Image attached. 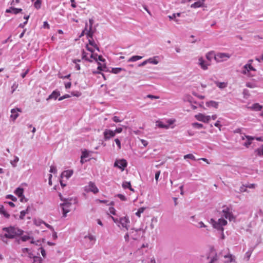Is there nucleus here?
<instances>
[{
	"mask_svg": "<svg viewBox=\"0 0 263 263\" xmlns=\"http://www.w3.org/2000/svg\"><path fill=\"white\" fill-rule=\"evenodd\" d=\"M221 217L228 219L230 221H232L235 219V217L232 214V208L227 206H224L223 207V209L221 212ZM211 223L214 228L223 232V226H224L227 224V221L223 218H221L219 219L217 221L212 219Z\"/></svg>",
	"mask_w": 263,
	"mask_h": 263,
	"instance_id": "1",
	"label": "nucleus"
},
{
	"mask_svg": "<svg viewBox=\"0 0 263 263\" xmlns=\"http://www.w3.org/2000/svg\"><path fill=\"white\" fill-rule=\"evenodd\" d=\"M217 257L216 255L211 259L209 263H236L235 256L230 253L227 254H221L219 256V260L217 261Z\"/></svg>",
	"mask_w": 263,
	"mask_h": 263,
	"instance_id": "2",
	"label": "nucleus"
},
{
	"mask_svg": "<svg viewBox=\"0 0 263 263\" xmlns=\"http://www.w3.org/2000/svg\"><path fill=\"white\" fill-rule=\"evenodd\" d=\"M3 231L6 232L5 237H8L9 239H13L15 236H21L24 232L21 229L14 227L4 228Z\"/></svg>",
	"mask_w": 263,
	"mask_h": 263,
	"instance_id": "3",
	"label": "nucleus"
},
{
	"mask_svg": "<svg viewBox=\"0 0 263 263\" xmlns=\"http://www.w3.org/2000/svg\"><path fill=\"white\" fill-rule=\"evenodd\" d=\"M252 60H249L248 63L242 67L241 73L248 77H252L254 76L253 73L256 71V69L252 65Z\"/></svg>",
	"mask_w": 263,
	"mask_h": 263,
	"instance_id": "4",
	"label": "nucleus"
},
{
	"mask_svg": "<svg viewBox=\"0 0 263 263\" xmlns=\"http://www.w3.org/2000/svg\"><path fill=\"white\" fill-rule=\"evenodd\" d=\"M241 139L242 140H246L242 144L243 146L248 148L251 144L252 141L254 139L259 141H263V136L254 137L250 136L244 135L241 136Z\"/></svg>",
	"mask_w": 263,
	"mask_h": 263,
	"instance_id": "5",
	"label": "nucleus"
},
{
	"mask_svg": "<svg viewBox=\"0 0 263 263\" xmlns=\"http://www.w3.org/2000/svg\"><path fill=\"white\" fill-rule=\"evenodd\" d=\"M127 166V162L124 159H116L114 166L120 169L122 172L123 171Z\"/></svg>",
	"mask_w": 263,
	"mask_h": 263,
	"instance_id": "6",
	"label": "nucleus"
},
{
	"mask_svg": "<svg viewBox=\"0 0 263 263\" xmlns=\"http://www.w3.org/2000/svg\"><path fill=\"white\" fill-rule=\"evenodd\" d=\"M71 205V203L68 199L64 200V202L61 204V206L62 207L63 210V214L64 217H66L67 213L70 211Z\"/></svg>",
	"mask_w": 263,
	"mask_h": 263,
	"instance_id": "7",
	"label": "nucleus"
},
{
	"mask_svg": "<svg viewBox=\"0 0 263 263\" xmlns=\"http://www.w3.org/2000/svg\"><path fill=\"white\" fill-rule=\"evenodd\" d=\"M96 240V237L90 234L84 237V241L85 243H87L86 247L88 248L92 247L95 243Z\"/></svg>",
	"mask_w": 263,
	"mask_h": 263,
	"instance_id": "8",
	"label": "nucleus"
},
{
	"mask_svg": "<svg viewBox=\"0 0 263 263\" xmlns=\"http://www.w3.org/2000/svg\"><path fill=\"white\" fill-rule=\"evenodd\" d=\"M231 57V55L226 53H218L214 56L215 60L217 62H221L227 61Z\"/></svg>",
	"mask_w": 263,
	"mask_h": 263,
	"instance_id": "9",
	"label": "nucleus"
},
{
	"mask_svg": "<svg viewBox=\"0 0 263 263\" xmlns=\"http://www.w3.org/2000/svg\"><path fill=\"white\" fill-rule=\"evenodd\" d=\"M84 191L86 193L92 192L93 194H97L99 192L98 187L93 182L91 181L84 187Z\"/></svg>",
	"mask_w": 263,
	"mask_h": 263,
	"instance_id": "10",
	"label": "nucleus"
},
{
	"mask_svg": "<svg viewBox=\"0 0 263 263\" xmlns=\"http://www.w3.org/2000/svg\"><path fill=\"white\" fill-rule=\"evenodd\" d=\"M195 118L199 121L208 123L211 120V116L199 113L195 116Z\"/></svg>",
	"mask_w": 263,
	"mask_h": 263,
	"instance_id": "11",
	"label": "nucleus"
},
{
	"mask_svg": "<svg viewBox=\"0 0 263 263\" xmlns=\"http://www.w3.org/2000/svg\"><path fill=\"white\" fill-rule=\"evenodd\" d=\"M129 222L128 218L126 216L119 218V224L121 225L123 228H125L126 230L128 229Z\"/></svg>",
	"mask_w": 263,
	"mask_h": 263,
	"instance_id": "12",
	"label": "nucleus"
},
{
	"mask_svg": "<svg viewBox=\"0 0 263 263\" xmlns=\"http://www.w3.org/2000/svg\"><path fill=\"white\" fill-rule=\"evenodd\" d=\"M198 64L204 70H207L208 66L210 65V63L204 60L202 57L199 58Z\"/></svg>",
	"mask_w": 263,
	"mask_h": 263,
	"instance_id": "13",
	"label": "nucleus"
},
{
	"mask_svg": "<svg viewBox=\"0 0 263 263\" xmlns=\"http://www.w3.org/2000/svg\"><path fill=\"white\" fill-rule=\"evenodd\" d=\"M105 140H108L111 138L115 137V132L110 129H105L103 133Z\"/></svg>",
	"mask_w": 263,
	"mask_h": 263,
	"instance_id": "14",
	"label": "nucleus"
},
{
	"mask_svg": "<svg viewBox=\"0 0 263 263\" xmlns=\"http://www.w3.org/2000/svg\"><path fill=\"white\" fill-rule=\"evenodd\" d=\"M14 193L17 196H18V197L20 198L21 201L22 202H23L24 200L26 201V199H25V197L23 195L24 189L23 188L17 187L15 190Z\"/></svg>",
	"mask_w": 263,
	"mask_h": 263,
	"instance_id": "15",
	"label": "nucleus"
},
{
	"mask_svg": "<svg viewBox=\"0 0 263 263\" xmlns=\"http://www.w3.org/2000/svg\"><path fill=\"white\" fill-rule=\"evenodd\" d=\"M21 110L19 108H13L11 110V115L10 116V118L13 121H14L18 117V112H21Z\"/></svg>",
	"mask_w": 263,
	"mask_h": 263,
	"instance_id": "16",
	"label": "nucleus"
},
{
	"mask_svg": "<svg viewBox=\"0 0 263 263\" xmlns=\"http://www.w3.org/2000/svg\"><path fill=\"white\" fill-rule=\"evenodd\" d=\"M93 20L92 18H90L89 20V29L87 33V36L89 38H92L93 34V31L92 30V25L93 24Z\"/></svg>",
	"mask_w": 263,
	"mask_h": 263,
	"instance_id": "17",
	"label": "nucleus"
},
{
	"mask_svg": "<svg viewBox=\"0 0 263 263\" xmlns=\"http://www.w3.org/2000/svg\"><path fill=\"white\" fill-rule=\"evenodd\" d=\"M22 9L21 8H16L14 7H10L6 10V13H11L14 14H17L22 12Z\"/></svg>",
	"mask_w": 263,
	"mask_h": 263,
	"instance_id": "18",
	"label": "nucleus"
},
{
	"mask_svg": "<svg viewBox=\"0 0 263 263\" xmlns=\"http://www.w3.org/2000/svg\"><path fill=\"white\" fill-rule=\"evenodd\" d=\"M148 63L154 65H157L159 63L160 61V57L158 55L154 56L153 58H150L147 59Z\"/></svg>",
	"mask_w": 263,
	"mask_h": 263,
	"instance_id": "19",
	"label": "nucleus"
},
{
	"mask_svg": "<svg viewBox=\"0 0 263 263\" xmlns=\"http://www.w3.org/2000/svg\"><path fill=\"white\" fill-rule=\"evenodd\" d=\"M30 239H31V240L30 241L31 243H32V244L35 243V241L33 240V239L31 238L30 236H29L28 235H24V236H22L21 238H20L19 239H16V241H17V242L18 243H20L21 240L22 241H26L27 240H30Z\"/></svg>",
	"mask_w": 263,
	"mask_h": 263,
	"instance_id": "20",
	"label": "nucleus"
},
{
	"mask_svg": "<svg viewBox=\"0 0 263 263\" xmlns=\"http://www.w3.org/2000/svg\"><path fill=\"white\" fill-rule=\"evenodd\" d=\"M72 170H66L62 172L61 174V177H65L66 179L70 178L73 174Z\"/></svg>",
	"mask_w": 263,
	"mask_h": 263,
	"instance_id": "21",
	"label": "nucleus"
},
{
	"mask_svg": "<svg viewBox=\"0 0 263 263\" xmlns=\"http://www.w3.org/2000/svg\"><path fill=\"white\" fill-rule=\"evenodd\" d=\"M206 105L209 107L217 108L218 107V102L214 101H210L206 102Z\"/></svg>",
	"mask_w": 263,
	"mask_h": 263,
	"instance_id": "22",
	"label": "nucleus"
},
{
	"mask_svg": "<svg viewBox=\"0 0 263 263\" xmlns=\"http://www.w3.org/2000/svg\"><path fill=\"white\" fill-rule=\"evenodd\" d=\"M60 95V92L57 90L53 91L52 93L48 97L47 99V100H49L50 99H57V98Z\"/></svg>",
	"mask_w": 263,
	"mask_h": 263,
	"instance_id": "23",
	"label": "nucleus"
},
{
	"mask_svg": "<svg viewBox=\"0 0 263 263\" xmlns=\"http://www.w3.org/2000/svg\"><path fill=\"white\" fill-rule=\"evenodd\" d=\"M204 1V0H202V1H199L196 2L194 4H192L191 7L192 8H197L201 7L203 5Z\"/></svg>",
	"mask_w": 263,
	"mask_h": 263,
	"instance_id": "24",
	"label": "nucleus"
},
{
	"mask_svg": "<svg viewBox=\"0 0 263 263\" xmlns=\"http://www.w3.org/2000/svg\"><path fill=\"white\" fill-rule=\"evenodd\" d=\"M130 237L135 240L138 239L139 235H138V231L134 229L131 230V232L129 233Z\"/></svg>",
	"mask_w": 263,
	"mask_h": 263,
	"instance_id": "25",
	"label": "nucleus"
},
{
	"mask_svg": "<svg viewBox=\"0 0 263 263\" xmlns=\"http://www.w3.org/2000/svg\"><path fill=\"white\" fill-rule=\"evenodd\" d=\"M156 125L160 128L165 129H168L169 128V125L165 124L161 121H157Z\"/></svg>",
	"mask_w": 263,
	"mask_h": 263,
	"instance_id": "26",
	"label": "nucleus"
},
{
	"mask_svg": "<svg viewBox=\"0 0 263 263\" xmlns=\"http://www.w3.org/2000/svg\"><path fill=\"white\" fill-rule=\"evenodd\" d=\"M142 58V56L134 55V56L132 57L131 58H130L128 60V62H135V61H137L138 60L141 59Z\"/></svg>",
	"mask_w": 263,
	"mask_h": 263,
	"instance_id": "27",
	"label": "nucleus"
},
{
	"mask_svg": "<svg viewBox=\"0 0 263 263\" xmlns=\"http://www.w3.org/2000/svg\"><path fill=\"white\" fill-rule=\"evenodd\" d=\"M255 154L258 156H263V145L255 151Z\"/></svg>",
	"mask_w": 263,
	"mask_h": 263,
	"instance_id": "28",
	"label": "nucleus"
},
{
	"mask_svg": "<svg viewBox=\"0 0 263 263\" xmlns=\"http://www.w3.org/2000/svg\"><path fill=\"white\" fill-rule=\"evenodd\" d=\"M246 86L251 88H254L257 87V84L256 82H249L246 83Z\"/></svg>",
	"mask_w": 263,
	"mask_h": 263,
	"instance_id": "29",
	"label": "nucleus"
},
{
	"mask_svg": "<svg viewBox=\"0 0 263 263\" xmlns=\"http://www.w3.org/2000/svg\"><path fill=\"white\" fill-rule=\"evenodd\" d=\"M158 222L157 217H153L151 219V223L150 224V228L151 229H153L155 228V225Z\"/></svg>",
	"mask_w": 263,
	"mask_h": 263,
	"instance_id": "30",
	"label": "nucleus"
},
{
	"mask_svg": "<svg viewBox=\"0 0 263 263\" xmlns=\"http://www.w3.org/2000/svg\"><path fill=\"white\" fill-rule=\"evenodd\" d=\"M215 54H214L213 52H208L206 54V58L208 60V62L210 63L211 61L213 58H214V56Z\"/></svg>",
	"mask_w": 263,
	"mask_h": 263,
	"instance_id": "31",
	"label": "nucleus"
},
{
	"mask_svg": "<svg viewBox=\"0 0 263 263\" xmlns=\"http://www.w3.org/2000/svg\"><path fill=\"white\" fill-rule=\"evenodd\" d=\"M0 213L3 214L6 218H9L10 215L5 211L4 206H2L0 208Z\"/></svg>",
	"mask_w": 263,
	"mask_h": 263,
	"instance_id": "32",
	"label": "nucleus"
},
{
	"mask_svg": "<svg viewBox=\"0 0 263 263\" xmlns=\"http://www.w3.org/2000/svg\"><path fill=\"white\" fill-rule=\"evenodd\" d=\"M216 86L221 89L226 88L227 86V84L225 82H218L215 83Z\"/></svg>",
	"mask_w": 263,
	"mask_h": 263,
	"instance_id": "33",
	"label": "nucleus"
},
{
	"mask_svg": "<svg viewBox=\"0 0 263 263\" xmlns=\"http://www.w3.org/2000/svg\"><path fill=\"white\" fill-rule=\"evenodd\" d=\"M122 187L124 188V189H127V188H128L131 191H133V190L132 189V187H131V184H130V183L129 182H127V181H124L122 183Z\"/></svg>",
	"mask_w": 263,
	"mask_h": 263,
	"instance_id": "34",
	"label": "nucleus"
},
{
	"mask_svg": "<svg viewBox=\"0 0 263 263\" xmlns=\"http://www.w3.org/2000/svg\"><path fill=\"white\" fill-rule=\"evenodd\" d=\"M29 207H28L26 210L22 211L20 213V218L21 219H24L26 214L28 213Z\"/></svg>",
	"mask_w": 263,
	"mask_h": 263,
	"instance_id": "35",
	"label": "nucleus"
},
{
	"mask_svg": "<svg viewBox=\"0 0 263 263\" xmlns=\"http://www.w3.org/2000/svg\"><path fill=\"white\" fill-rule=\"evenodd\" d=\"M19 161V158L17 156H15L14 157V160L10 161V163L13 166V167H16V163Z\"/></svg>",
	"mask_w": 263,
	"mask_h": 263,
	"instance_id": "36",
	"label": "nucleus"
},
{
	"mask_svg": "<svg viewBox=\"0 0 263 263\" xmlns=\"http://www.w3.org/2000/svg\"><path fill=\"white\" fill-rule=\"evenodd\" d=\"M252 108L255 110H260L262 108V106L259 105L258 103H255L252 106Z\"/></svg>",
	"mask_w": 263,
	"mask_h": 263,
	"instance_id": "37",
	"label": "nucleus"
},
{
	"mask_svg": "<svg viewBox=\"0 0 263 263\" xmlns=\"http://www.w3.org/2000/svg\"><path fill=\"white\" fill-rule=\"evenodd\" d=\"M42 1L41 0H36L34 3V7L36 9H39L41 7Z\"/></svg>",
	"mask_w": 263,
	"mask_h": 263,
	"instance_id": "38",
	"label": "nucleus"
},
{
	"mask_svg": "<svg viewBox=\"0 0 263 263\" xmlns=\"http://www.w3.org/2000/svg\"><path fill=\"white\" fill-rule=\"evenodd\" d=\"M82 59H85V60L89 61V62H92V60L91 59H90L89 57H88V53H87L84 50H83V51H82Z\"/></svg>",
	"mask_w": 263,
	"mask_h": 263,
	"instance_id": "39",
	"label": "nucleus"
},
{
	"mask_svg": "<svg viewBox=\"0 0 263 263\" xmlns=\"http://www.w3.org/2000/svg\"><path fill=\"white\" fill-rule=\"evenodd\" d=\"M184 159H190L193 160H196L195 156L192 154H189L184 156Z\"/></svg>",
	"mask_w": 263,
	"mask_h": 263,
	"instance_id": "40",
	"label": "nucleus"
},
{
	"mask_svg": "<svg viewBox=\"0 0 263 263\" xmlns=\"http://www.w3.org/2000/svg\"><path fill=\"white\" fill-rule=\"evenodd\" d=\"M89 44L91 46H92L94 47L95 48H96L98 50H99V48L97 47V46L95 42L93 40L92 37V38H90V39H89Z\"/></svg>",
	"mask_w": 263,
	"mask_h": 263,
	"instance_id": "41",
	"label": "nucleus"
},
{
	"mask_svg": "<svg viewBox=\"0 0 263 263\" xmlns=\"http://www.w3.org/2000/svg\"><path fill=\"white\" fill-rule=\"evenodd\" d=\"M192 126L194 127L197 128V129H200L203 127V124H202L201 123H196V122L192 123Z\"/></svg>",
	"mask_w": 263,
	"mask_h": 263,
	"instance_id": "42",
	"label": "nucleus"
},
{
	"mask_svg": "<svg viewBox=\"0 0 263 263\" xmlns=\"http://www.w3.org/2000/svg\"><path fill=\"white\" fill-rule=\"evenodd\" d=\"M0 238L2 240V241L5 243H8V239L9 238L8 237H5V234L3 235V234H1L0 235Z\"/></svg>",
	"mask_w": 263,
	"mask_h": 263,
	"instance_id": "43",
	"label": "nucleus"
},
{
	"mask_svg": "<svg viewBox=\"0 0 263 263\" xmlns=\"http://www.w3.org/2000/svg\"><path fill=\"white\" fill-rule=\"evenodd\" d=\"M145 210V208H140L138 209V211L136 213V215L140 217L141 216V214Z\"/></svg>",
	"mask_w": 263,
	"mask_h": 263,
	"instance_id": "44",
	"label": "nucleus"
},
{
	"mask_svg": "<svg viewBox=\"0 0 263 263\" xmlns=\"http://www.w3.org/2000/svg\"><path fill=\"white\" fill-rule=\"evenodd\" d=\"M124 69L121 68H114L112 69V72L117 74L120 73Z\"/></svg>",
	"mask_w": 263,
	"mask_h": 263,
	"instance_id": "45",
	"label": "nucleus"
},
{
	"mask_svg": "<svg viewBox=\"0 0 263 263\" xmlns=\"http://www.w3.org/2000/svg\"><path fill=\"white\" fill-rule=\"evenodd\" d=\"M168 18H170V20H174L176 23H179V20H178V19H176V16H175V14L174 13H173L171 15H168Z\"/></svg>",
	"mask_w": 263,
	"mask_h": 263,
	"instance_id": "46",
	"label": "nucleus"
},
{
	"mask_svg": "<svg viewBox=\"0 0 263 263\" xmlns=\"http://www.w3.org/2000/svg\"><path fill=\"white\" fill-rule=\"evenodd\" d=\"M88 156V152L87 151H85L82 152L81 158V159H84L85 158H87Z\"/></svg>",
	"mask_w": 263,
	"mask_h": 263,
	"instance_id": "47",
	"label": "nucleus"
},
{
	"mask_svg": "<svg viewBox=\"0 0 263 263\" xmlns=\"http://www.w3.org/2000/svg\"><path fill=\"white\" fill-rule=\"evenodd\" d=\"M87 27H88V24H87V23H86L85 29L82 31L80 36H82L84 35V34H86L87 35V33H88V29H87Z\"/></svg>",
	"mask_w": 263,
	"mask_h": 263,
	"instance_id": "48",
	"label": "nucleus"
},
{
	"mask_svg": "<svg viewBox=\"0 0 263 263\" xmlns=\"http://www.w3.org/2000/svg\"><path fill=\"white\" fill-rule=\"evenodd\" d=\"M252 254V251H248L247 252L245 255V258L247 259V260H249L250 259V257Z\"/></svg>",
	"mask_w": 263,
	"mask_h": 263,
	"instance_id": "49",
	"label": "nucleus"
},
{
	"mask_svg": "<svg viewBox=\"0 0 263 263\" xmlns=\"http://www.w3.org/2000/svg\"><path fill=\"white\" fill-rule=\"evenodd\" d=\"M50 172L52 173H55L57 172V168L54 165H51L50 168Z\"/></svg>",
	"mask_w": 263,
	"mask_h": 263,
	"instance_id": "50",
	"label": "nucleus"
},
{
	"mask_svg": "<svg viewBox=\"0 0 263 263\" xmlns=\"http://www.w3.org/2000/svg\"><path fill=\"white\" fill-rule=\"evenodd\" d=\"M112 120L116 122V123H118V122H121L122 120H120L119 119V117H117V116H114L112 117Z\"/></svg>",
	"mask_w": 263,
	"mask_h": 263,
	"instance_id": "51",
	"label": "nucleus"
},
{
	"mask_svg": "<svg viewBox=\"0 0 263 263\" xmlns=\"http://www.w3.org/2000/svg\"><path fill=\"white\" fill-rule=\"evenodd\" d=\"M112 220L117 224V226L120 227V225L119 224V219L117 218H115L113 216H110Z\"/></svg>",
	"mask_w": 263,
	"mask_h": 263,
	"instance_id": "52",
	"label": "nucleus"
},
{
	"mask_svg": "<svg viewBox=\"0 0 263 263\" xmlns=\"http://www.w3.org/2000/svg\"><path fill=\"white\" fill-rule=\"evenodd\" d=\"M160 175V171H157L155 174V180H156L157 183L158 181V179H159Z\"/></svg>",
	"mask_w": 263,
	"mask_h": 263,
	"instance_id": "53",
	"label": "nucleus"
},
{
	"mask_svg": "<svg viewBox=\"0 0 263 263\" xmlns=\"http://www.w3.org/2000/svg\"><path fill=\"white\" fill-rule=\"evenodd\" d=\"M247 187L245 186V185H242L240 187V189H239V191L240 192H247Z\"/></svg>",
	"mask_w": 263,
	"mask_h": 263,
	"instance_id": "54",
	"label": "nucleus"
},
{
	"mask_svg": "<svg viewBox=\"0 0 263 263\" xmlns=\"http://www.w3.org/2000/svg\"><path fill=\"white\" fill-rule=\"evenodd\" d=\"M117 196L122 201H125L126 200L125 196L122 194H118Z\"/></svg>",
	"mask_w": 263,
	"mask_h": 263,
	"instance_id": "55",
	"label": "nucleus"
},
{
	"mask_svg": "<svg viewBox=\"0 0 263 263\" xmlns=\"http://www.w3.org/2000/svg\"><path fill=\"white\" fill-rule=\"evenodd\" d=\"M7 198L10 199L12 200V201H16L17 200L16 198L12 195H7Z\"/></svg>",
	"mask_w": 263,
	"mask_h": 263,
	"instance_id": "56",
	"label": "nucleus"
},
{
	"mask_svg": "<svg viewBox=\"0 0 263 263\" xmlns=\"http://www.w3.org/2000/svg\"><path fill=\"white\" fill-rule=\"evenodd\" d=\"M196 227L198 228H205L206 226L203 223V222L200 221L198 223V225L196 226Z\"/></svg>",
	"mask_w": 263,
	"mask_h": 263,
	"instance_id": "57",
	"label": "nucleus"
},
{
	"mask_svg": "<svg viewBox=\"0 0 263 263\" xmlns=\"http://www.w3.org/2000/svg\"><path fill=\"white\" fill-rule=\"evenodd\" d=\"M17 87V84L16 83H14L11 87L12 93H13L14 91L16 90Z\"/></svg>",
	"mask_w": 263,
	"mask_h": 263,
	"instance_id": "58",
	"label": "nucleus"
},
{
	"mask_svg": "<svg viewBox=\"0 0 263 263\" xmlns=\"http://www.w3.org/2000/svg\"><path fill=\"white\" fill-rule=\"evenodd\" d=\"M109 212L112 214V215H116V210L115 208L111 207L109 209Z\"/></svg>",
	"mask_w": 263,
	"mask_h": 263,
	"instance_id": "59",
	"label": "nucleus"
},
{
	"mask_svg": "<svg viewBox=\"0 0 263 263\" xmlns=\"http://www.w3.org/2000/svg\"><path fill=\"white\" fill-rule=\"evenodd\" d=\"M40 249L41 250V253L42 254V255L43 256V257H46V251L45 250L42 248H40Z\"/></svg>",
	"mask_w": 263,
	"mask_h": 263,
	"instance_id": "60",
	"label": "nucleus"
},
{
	"mask_svg": "<svg viewBox=\"0 0 263 263\" xmlns=\"http://www.w3.org/2000/svg\"><path fill=\"white\" fill-rule=\"evenodd\" d=\"M115 141L116 144L118 145V148L119 149H120L121 148V142H120V141L118 139H116L115 140Z\"/></svg>",
	"mask_w": 263,
	"mask_h": 263,
	"instance_id": "61",
	"label": "nucleus"
},
{
	"mask_svg": "<svg viewBox=\"0 0 263 263\" xmlns=\"http://www.w3.org/2000/svg\"><path fill=\"white\" fill-rule=\"evenodd\" d=\"M114 132H115V134L121 133L122 132V128L121 127L117 128Z\"/></svg>",
	"mask_w": 263,
	"mask_h": 263,
	"instance_id": "62",
	"label": "nucleus"
},
{
	"mask_svg": "<svg viewBox=\"0 0 263 263\" xmlns=\"http://www.w3.org/2000/svg\"><path fill=\"white\" fill-rule=\"evenodd\" d=\"M214 125L216 127H218L219 128V129L220 130V127H221V125L220 124V121L219 120H217L216 121V122L214 124Z\"/></svg>",
	"mask_w": 263,
	"mask_h": 263,
	"instance_id": "63",
	"label": "nucleus"
},
{
	"mask_svg": "<svg viewBox=\"0 0 263 263\" xmlns=\"http://www.w3.org/2000/svg\"><path fill=\"white\" fill-rule=\"evenodd\" d=\"M29 69H26V70L24 72H23L21 74L22 78H24L26 77V74L29 72Z\"/></svg>",
	"mask_w": 263,
	"mask_h": 263,
	"instance_id": "64",
	"label": "nucleus"
}]
</instances>
